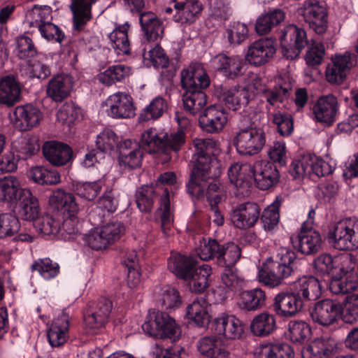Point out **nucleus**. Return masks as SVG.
Masks as SVG:
<instances>
[{"label": "nucleus", "instance_id": "nucleus-1", "mask_svg": "<svg viewBox=\"0 0 358 358\" xmlns=\"http://www.w3.org/2000/svg\"><path fill=\"white\" fill-rule=\"evenodd\" d=\"M193 145L194 166L186 185L187 192L194 200L200 201L206 197L212 212L210 218L217 226H222L224 218L217 206L224 199L223 191L220 185L215 182L207 185L208 179L217 178L221 174L217 158L219 148L212 138H196Z\"/></svg>", "mask_w": 358, "mask_h": 358}, {"label": "nucleus", "instance_id": "nucleus-2", "mask_svg": "<svg viewBox=\"0 0 358 358\" xmlns=\"http://www.w3.org/2000/svg\"><path fill=\"white\" fill-rule=\"evenodd\" d=\"M231 183L238 188H248L255 182L262 190L275 186L280 180V171L276 164L269 161H257L253 164H233L228 169Z\"/></svg>", "mask_w": 358, "mask_h": 358}, {"label": "nucleus", "instance_id": "nucleus-3", "mask_svg": "<svg viewBox=\"0 0 358 358\" xmlns=\"http://www.w3.org/2000/svg\"><path fill=\"white\" fill-rule=\"evenodd\" d=\"M180 83L185 90L182 101L185 110L194 115L201 112L208 101L205 90L210 86L208 74L201 63H192L180 73Z\"/></svg>", "mask_w": 358, "mask_h": 358}, {"label": "nucleus", "instance_id": "nucleus-4", "mask_svg": "<svg viewBox=\"0 0 358 358\" xmlns=\"http://www.w3.org/2000/svg\"><path fill=\"white\" fill-rule=\"evenodd\" d=\"M296 260L294 251L288 248H280L271 264L259 270V282L270 287L281 285L283 280L294 274Z\"/></svg>", "mask_w": 358, "mask_h": 358}, {"label": "nucleus", "instance_id": "nucleus-5", "mask_svg": "<svg viewBox=\"0 0 358 358\" xmlns=\"http://www.w3.org/2000/svg\"><path fill=\"white\" fill-rule=\"evenodd\" d=\"M49 203L52 208L62 216L60 231L63 230L69 234H77L79 231L77 217L79 207L75 196L72 193L58 189L50 196Z\"/></svg>", "mask_w": 358, "mask_h": 358}, {"label": "nucleus", "instance_id": "nucleus-6", "mask_svg": "<svg viewBox=\"0 0 358 358\" xmlns=\"http://www.w3.org/2000/svg\"><path fill=\"white\" fill-rule=\"evenodd\" d=\"M198 254L203 260H215V264L220 267L236 264L241 258V251L240 247L234 243L222 244L215 239L208 238L206 240L203 238Z\"/></svg>", "mask_w": 358, "mask_h": 358}, {"label": "nucleus", "instance_id": "nucleus-7", "mask_svg": "<svg viewBox=\"0 0 358 358\" xmlns=\"http://www.w3.org/2000/svg\"><path fill=\"white\" fill-rule=\"evenodd\" d=\"M143 331L150 336L176 341L181 334L176 320L167 313L150 310L144 323L142 324Z\"/></svg>", "mask_w": 358, "mask_h": 358}, {"label": "nucleus", "instance_id": "nucleus-8", "mask_svg": "<svg viewBox=\"0 0 358 358\" xmlns=\"http://www.w3.org/2000/svg\"><path fill=\"white\" fill-rule=\"evenodd\" d=\"M327 238L337 250L358 248V219L348 217L336 222L329 231Z\"/></svg>", "mask_w": 358, "mask_h": 358}, {"label": "nucleus", "instance_id": "nucleus-9", "mask_svg": "<svg viewBox=\"0 0 358 358\" xmlns=\"http://www.w3.org/2000/svg\"><path fill=\"white\" fill-rule=\"evenodd\" d=\"M278 39L283 57L295 59L308 44L304 28L291 24L285 27L278 34Z\"/></svg>", "mask_w": 358, "mask_h": 358}, {"label": "nucleus", "instance_id": "nucleus-10", "mask_svg": "<svg viewBox=\"0 0 358 358\" xmlns=\"http://www.w3.org/2000/svg\"><path fill=\"white\" fill-rule=\"evenodd\" d=\"M299 14L309 29L318 36H323L329 27L326 5L318 0H306L298 9Z\"/></svg>", "mask_w": 358, "mask_h": 358}, {"label": "nucleus", "instance_id": "nucleus-11", "mask_svg": "<svg viewBox=\"0 0 358 358\" xmlns=\"http://www.w3.org/2000/svg\"><path fill=\"white\" fill-rule=\"evenodd\" d=\"M266 141L264 129L252 126L240 129L233 138V143L241 155L252 156L259 153Z\"/></svg>", "mask_w": 358, "mask_h": 358}, {"label": "nucleus", "instance_id": "nucleus-12", "mask_svg": "<svg viewBox=\"0 0 358 358\" xmlns=\"http://www.w3.org/2000/svg\"><path fill=\"white\" fill-rule=\"evenodd\" d=\"M124 230L122 222H110L85 234L83 237L84 245L94 250L106 249L119 240Z\"/></svg>", "mask_w": 358, "mask_h": 358}, {"label": "nucleus", "instance_id": "nucleus-13", "mask_svg": "<svg viewBox=\"0 0 358 358\" xmlns=\"http://www.w3.org/2000/svg\"><path fill=\"white\" fill-rule=\"evenodd\" d=\"M333 171L334 168L329 163L314 154H308L301 159L294 160L289 167V173L294 179L306 176L320 178L328 176Z\"/></svg>", "mask_w": 358, "mask_h": 358}, {"label": "nucleus", "instance_id": "nucleus-14", "mask_svg": "<svg viewBox=\"0 0 358 358\" xmlns=\"http://www.w3.org/2000/svg\"><path fill=\"white\" fill-rule=\"evenodd\" d=\"M356 64L355 54L348 51L335 54L331 57V62L327 64L325 70L327 81L334 85L343 84Z\"/></svg>", "mask_w": 358, "mask_h": 358}, {"label": "nucleus", "instance_id": "nucleus-15", "mask_svg": "<svg viewBox=\"0 0 358 358\" xmlns=\"http://www.w3.org/2000/svg\"><path fill=\"white\" fill-rule=\"evenodd\" d=\"M294 250L306 256L314 255L322 249L323 240L321 234L303 223L296 236L290 238Z\"/></svg>", "mask_w": 358, "mask_h": 358}, {"label": "nucleus", "instance_id": "nucleus-16", "mask_svg": "<svg viewBox=\"0 0 358 358\" xmlns=\"http://www.w3.org/2000/svg\"><path fill=\"white\" fill-rule=\"evenodd\" d=\"M209 329L218 338L237 339L244 332V324L234 315L223 313L210 321Z\"/></svg>", "mask_w": 358, "mask_h": 358}, {"label": "nucleus", "instance_id": "nucleus-17", "mask_svg": "<svg viewBox=\"0 0 358 358\" xmlns=\"http://www.w3.org/2000/svg\"><path fill=\"white\" fill-rule=\"evenodd\" d=\"M214 95L222 106L234 111L242 106H246L250 101V92L245 87L240 86L215 85Z\"/></svg>", "mask_w": 358, "mask_h": 358}, {"label": "nucleus", "instance_id": "nucleus-18", "mask_svg": "<svg viewBox=\"0 0 358 358\" xmlns=\"http://www.w3.org/2000/svg\"><path fill=\"white\" fill-rule=\"evenodd\" d=\"M211 66L228 79L234 80L244 74L246 61L240 55L219 53L210 59Z\"/></svg>", "mask_w": 358, "mask_h": 358}, {"label": "nucleus", "instance_id": "nucleus-19", "mask_svg": "<svg viewBox=\"0 0 358 358\" xmlns=\"http://www.w3.org/2000/svg\"><path fill=\"white\" fill-rule=\"evenodd\" d=\"M313 321L320 325L328 327L342 320L341 302L326 299L316 302L310 310Z\"/></svg>", "mask_w": 358, "mask_h": 358}, {"label": "nucleus", "instance_id": "nucleus-20", "mask_svg": "<svg viewBox=\"0 0 358 358\" xmlns=\"http://www.w3.org/2000/svg\"><path fill=\"white\" fill-rule=\"evenodd\" d=\"M113 308V303L108 299L101 297L96 302H90L83 310V321L86 327L99 329L108 320Z\"/></svg>", "mask_w": 358, "mask_h": 358}, {"label": "nucleus", "instance_id": "nucleus-21", "mask_svg": "<svg viewBox=\"0 0 358 358\" xmlns=\"http://www.w3.org/2000/svg\"><path fill=\"white\" fill-rule=\"evenodd\" d=\"M270 308L280 317H292L299 313L303 306L291 286L288 290L280 292L275 296Z\"/></svg>", "mask_w": 358, "mask_h": 358}, {"label": "nucleus", "instance_id": "nucleus-22", "mask_svg": "<svg viewBox=\"0 0 358 358\" xmlns=\"http://www.w3.org/2000/svg\"><path fill=\"white\" fill-rule=\"evenodd\" d=\"M227 113L222 106L213 104L204 109L199 118L201 130L208 134L220 132L227 122Z\"/></svg>", "mask_w": 358, "mask_h": 358}, {"label": "nucleus", "instance_id": "nucleus-23", "mask_svg": "<svg viewBox=\"0 0 358 358\" xmlns=\"http://www.w3.org/2000/svg\"><path fill=\"white\" fill-rule=\"evenodd\" d=\"M276 41L272 38L259 39L249 46L244 59L247 64L262 66L273 57L276 52Z\"/></svg>", "mask_w": 358, "mask_h": 358}, {"label": "nucleus", "instance_id": "nucleus-24", "mask_svg": "<svg viewBox=\"0 0 358 358\" xmlns=\"http://www.w3.org/2000/svg\"><path fill=\"white\" fill-rule=\"evenodd\" d=\"M260 212L261 208L257 203L245 202L232 209L231 220L238 229H250L259 221Z\"/></svg>", "mask_w": 358, "mask_h": 358}, {"label": "nucleus", "instance_id": "nucleus-25", "mask_svg": "<svg viewBox=\"0 0 358 358\" xmlns=\"http://www.w3.org/2000/svg\"><path fill=\"white\" fill-rule=\"evenodd\" d=\"M118 162L124 170H133L142 164L143 152L140 143L129 138L124 139L118 146Z\"/></svg>", "mask_w": 358, "mask_h": 358}, {"label": "nucleus", "instance_id": "nucleus-26", "mask_svg": "<svg viewBox=\"0 0 358 358\" xmlns=\"http://www.w3.org/2000/svg\"><path fill=\"white\" fill-rule=\"evenodd\" d=\"M169 194V189L167 187L142 185L137 189L135 194L137 208L142 213H149L152 210L157 201L160 204V199Z\"/></svg>", "mask_w": 358, "mask_h": 358}, {"label": "nucleus", "instance_id": "nucleus-27", "mask_svg": "<svg viewBox=\"0 0 358 358\" xmlns=\"http://www.w3.org/2000/svg\"><path fill=\"white\" fill-rule=\"evenodd\" d=\"M42 150L45 159L55 166H64L73 158L72 148L63 142L47 141L43 144Z\"/></svg>", "mask_w": 358, "mask_h": 358}, {"label": "nucleus", "instance_id": "nucleus-28", "mask_svg": "<svg viewBox=\"0 0 358 358\" xmlns=\"http://www.w3.org/2000/svg\"><path fill=\"white\" fill-rule=\"evenodd\" d=\"M358 288V275L355 268H343L330 277L329 289L334 294H344Z\"/></svg>", "mask_w": 358, "mask_h": 358}, {"label": "nucleus", "instance_id": "nucleus-29", "mask_svg": "<svg viewBox=\"0 0 358 358\" xmlns=\"http://www.w3.org/2000/svg\"><path fill=\"white\" fill-rule=\"evenodd\" d=\"M106 104L109 107L108 115L113 118H129L135 115V107L131 96L124 92L110 95Z\"/></svg>", "mask_w": 358, "mask_h": 358}, {"label": "nucleus", "instance_id": "nucleus-30", "mask_svg": "<svg viewBox=\"0 0 358 358\" xmlns=\"http://www.w3.org/2000/svg\"><path fill=\"white\" fill-rule=\"evenodd\" d=\"M70 317L63 312L55 318L48 329L47 337L52 348H60L69 341Z\"/></svg>", "mask_w": 358, "mask_h": 358}, {"label": "nucleus", "instance_id": "nucleus-31", "mask_svg": "<svg viewBox=\"0 0 358 358\" xmlns=\"http://www.w3.org/2000/svg\"><path fill=\"white\" fill-rule=\"evenodd\" d=\"M338 112L337 98L331 94L320 97L313 106L315 120L327 126L335 122Z\"/></svg>", "mask_w": 358, "mask_h": 358}, {"label": "nucleus", "instance_id": "nucleus-32", "mask_svg": "<svg viewBox=\"0 0 358 358\" xmlns=\"http://www.w3.org/2000/svg\"><path fill=\"white\" fill-rule=\"evenodd\" d=\"M139 23L143 40L148 43H155L161 40L164 35V22L152 12H143L140 14Z\"/></svg>", "mask_w": 358, "mask_h": 358}, {"label": "nucleus", "instance_id": "nucleus-33", "mask_svg": "<svg viewBox=\"0 0 358 358\" xmlns=\"http://www.w3.org/2000/svg\"><path fill=\"white\" fill-rule=\"evenodd\" d=\"M337 351V341L330 337L315 339L301 350V358H331Z\"/></svg>", "mask_w": 358, "mask_h": 358}, {"label": "nucleus", "instance_id": "nucleus-34", "mask_svg": "<svg viewBox=\"0 0 358 358\" xmlns=\"http://www.w3.org/2000/svg\"><path fill=\"white\" fill-rule=\"evenodd\" d=\"M292 286L300 297L303 306L306 302L315 301L322 295L320 282L313 275L303 276L295 281Z\"/></svg>", "mask_w": 358, "mask_h": 358}, {"label": "nucleus", "instance_id": "nucleus-35", "mask_svg": "<svg viewBox=\"0 0 358 358\" xmlns=\"http://www.w3.org/2000/svg\"><path fill=\"white\" fill-rule=\"evenodd\" d=\"M167 266L178 278L182 280L189 278L190 275L199 267L194 258L180 253L171 254L168 259Z\"/></svg>", "mask_w": 358, "mask_h": 358}, {"label": "nucleus", "instance_id": "nucleus-36", "mask_svg": "<svg viewBox=\"0 0 358 358\" xmlns=\"http://www.w3.org/2000/svg\"><path fill=\"white\" fill-rule=\"evenodd\" d=\"M20 129L28 131L39 124L43 114L38 108L32 104L17 106L14 112Z\"/></svg>", "mask_w": 358, "mask_h": 358}, {"label": "nucleus", "instance_id": "nucleus-37", "mask_svg": "<svg viewBox=\"0 0 358 358\" xmlns=\"http://www.w3.org/2000/svg\"><path fill=\"white\" fill-rule=\"evenodd\" d=\"M20 98L21 87L15 78L12 75L3 77L0 80V103L10 107Z\"/></svg>", "mask_w": 358, "mask_h": 358}, {"label": "nucleus", "instance_id": "nucleus-38", "mask_svg": "<svg viewBox=\"0 0 358 358\" xmlns=\"http://www.w3.org/2000/svg\"><path fill=\"white\" fill-rule=\"evenodd\" d=\"M266 295L261 288H254L243 291L240 294L238 306L245 311H256L265 307Z\"/></svg>", "mask_w": 358, "mask_h": 358}, {"label": "nucleus", "instance_id": "nucleus-39", "mask_svg": "<svg viewBox=\"0 0 358 358\" xmlns=\"http://www.w3.org/2000/svg\"><path fill=\"white\" fill-rule=\"evenodd\" d=\"M155 298L157 304L166 310L178 308L182 303L179 291L169 285L157 287Z\"/></svg>", "mask_w": 358, "mask_h": 358}, {"label": "nucleus", "instance_id": "nucleus-40", "mask_svg": "<svg viewBox=\"0 0 358 358\" xmlns=\"http://www.w3.org/2000/svg\"><path fill=\"white\" fill-rule=\"evenodd\" d=\"M36 27L43 38L49 42L59 43L64 53H66L69 57H71L73 53V56L76 57V54L71 48L70 41H68L67 44L63 46L62 43L66 38V36L64 31L57 25L53 24L52 21L45 22V24H40V25Z\"/></svg>", "mask_w": 358, "mask_h": 358}, {"label": "nucleus", "instance_id": "nucleus-41", "mask_svg": "<svg viewBox=\"0 0 358 358\" xmlns=\"http://www.w3.org/2000/svg\"><path fill=\"white\" fill-rule=\"evenodd\" d=\"M17 204L19 207V213L24 220L32 221L40 215L38 199L28 189L21 190V196L18 197Z\"/></svg>", "mask_w": 358, "mask_h": 358}, {"label": "nucleus", "instance_id": "nucleus-42", "mask_svg": "<svg viewBox=\"0 0 358 358\" xmlns=\"http://www.w3.org/2000/svg\"><path fill=\"white\" fill-rule=\"evenodd\" d=\"M282 202V198L279 196H276L273 203L264 208L262 214L260 213L259 221L267 233L273 234L278 228L280 207Z\"/></svg>", "mask_w": 358, "mask_h": 358}, {"label": "nucleus", "instance_id": "nucleus-43", "mask_svg": "<svg viewBox=\"0 0 358 358\" xmlns=\"http://www.w3.org/2000/svg\"><path fill=\"white\" fill-rule=\"evenodd\" d=\"M72 83L69 78L62 75L52 77L47 86V94L55 102H62L71 91Z\"/></svg>", "mask_w": 358, "mask_h": 358}, {"label": "nucleus", "instance_id": "nucleus-44", "mask_svg": "<svg viewBox=\"0 0 358 358\" xmlns=\"http://www.w3.org/2000/svg\"><path fill=\"white\" fill-rule=\"evenodd\" d=\"M141 148L149 153H166V143L164 134H158L156 129L150 128L144 131L139 142Z\"/></svg>", "mask_w": 358, "mask_h": 358}, {"label": "nucleus", "instance_id": "nucleus-45", "mask_svg": "<svg viewBox=\"0 0 358 358\" xmlns=\"http://www.w3.org/2000/svg\"><path fill=\"white\" fill-rule=\"evenodd\" d=\"M285 18V12L279 8L269 10L259 16L255 24V30L259 35L268 34L271 29L280 24Z\"/></svg>", "mask_w": 358, "mask_h": 358}, {"label": "nucleus", "instance_id": "nucleus-46", "mask_svg": "<svg viewBox=\"0 0 358 358\" xmlns=\"http://www.w3.org/2000/svg\"><path fill=\"white\" fill-rule=\"evenodd\" d=\"M24 189L20 187L19 180L14 176L0 179V201L16 205L18 197L21 196V190Z\"/></svg>", "mask_w": 358, "mask_h": 358}, {"label": "nucleus", "instance_id": "nucleus-47", "mask_svg": "<svg viewBox=\"0 0 358 358\" xmlns=\"http://www.w3.org/2000/svg\"><path fill=\"white\" fill-rule=\"evenodd\" d=\"M207 301L204 299L194 301L187 308V317L196 327H203L206 324L209 329L210 315L207 310Z\"/></svg>", "mask_w": 358, "mask_h": 358}, {"label": "nucleus", "instance_id": "nucleus-48", "mask_svg": "<svg viewBox=\"0 0 358 358\" xmlns=\"http://www.w3.org/2000/svg\"><path fill=\"white\" fill-rule=\"evenodd\" d=\"M131 74V69L124 64L109 66L103 72L99 73V80L106 86H111L122 83Z\"/></svg>", "mask_w": 358, "mask_h": 358}, {"label": "nucleus", "instance_id": "nucleus-49", "mask_svg": "<svg viewBox=\"0 0 358 358\" xmlns=\"http://www.w3.org/2000/svg\"><path fill=\"white\" fill-rule=\"evenodd\" d=\"M315 274L321 276H331L338 271H343V266H340L338 259L329 254L324 253L316 257L313 262Z\"/></svg>", "mask_w": 358, "mask_h": 358}, {"label": "nucleus", "instance_id": "nucleus-50", "mask_svg": "<svg viewBox=\"0 0 358 358\" xmlns=\"http://www.w3.org/2000/svg\"><path fill=\"white\" fill-rule=\"evenodd\" d=\"M276 328L275 316L267 311L256 315L250 324V329L256 336L264 337L271 334Z\"/></svg>", "mask_w": 358, "mask_h": 358}, {"label": "nucleus", "instance_id": "nucleus-51", "mask_svg": "<svg viewBox=\"0 0 358 358\" xmlns=\"http://www.w3.org/2000/svg\"><path fill=\"white\" fill-rule=\"evenodd\" d=\"M70 9L73 13V28L80 31L91 18V4L86 0H73Z\"/></svg>", "mask_w": 358, "mask_h": 358}, {"label": "nucleus", "instance_id": "nucleus-52", "mask_svg": "<svg viewBox=\"0 0 358 358\" xmlns=\"http://www.w3.org/2000/svg\"><path fill=\"white\" fill-rule=\"evenodd\" d=\"M211 268L207 264L199 266L187 280H189V288L192 292L202 293L209 285L208 278Z\"/></svg>", "mask_w": 358, "mask_h": 358}, {"label": "nucleus", "instance_id": "nucleus-53", "mask_svg": "<svg viewBox=\"0 0 358 358\" xmlns=\"http://www.w3.org/2000/svg\"><path fill=\"white\" fill-rule=\"evenodd\" d=\"M311 335L309 325L303 321H290L288 323L286 338L294 343L303 344L308 341Z\"/></svg>", "mask_w": 358, "mask_h": 358}, {"label": "nucleus", "instance_id": "nucleus-54", "mask_svg": "<svg viewBox=\"0 0 358 358\" xmlns=\"http://www.w3.org/2000/svg\"><path fill=\"white\" fill-rule=\"evenodd\" d=\"M30 177L34 182L41 185H52L60 182V175L55 169L43 166L33 167Z\"/></svg>", "mask_w": 358, "mask_h": 358}, {"label": "nucleus", "instance_id": "nucleus-55", "mask_svg": "<svg viewBox=\"0 0 358 358\" xmlns=\"http://www.w3.org/2000/svg\"><path fill=\"white\" fill-rule=\"evenodd\" d=\"M111 46L117 55H128L131 52L130 42L127 30L124 27H119L109 35Z\"/></svg>", "mask_w": 358, "mask_h": 358}, {"label": "nucleus", "instance_id": "nucleus-56", "mask_svg": "<svg viewBox=\"0 0 358 358\" xmlns=\"http://www.w3.org/2000/svg\"><path fill=\"white\" fill-rule=\"evenodd\" d=\"M166 108V103L162 96L155 98L139 114V122H148L160 117Z\"/></svg>", "mask_w": 358, "mask_h": 358}, {"label": "nucleus", "instance_id": "nucleus-57", "mask_svg": "<svg viewBox=\"0 0 358 358\" xmlns=\"http://www.w3.org/2000/svg\"><path fill=\"white\" fill-rule=\"evenodd\" d=\"M31 271H37L46 280L56 278L59 273V266L50 258L38 259L31 266Z\"/></svg>", "mask_w": 358, "mask_h": 358}, {"label": "nucleus", "instance_id": "nucleus-58", "mask_svg": "<svg viewBox=\"0 0 358 358\" xmlns=\"http://www.w3.org/2000/svg\"><path fill=\"white\" fill-rule=\"evenodd\" d=\"M146 49V47H145L142 50L144 60H149L155 68L164 69L168 66L169 63V57L157 42L153 47L150 45L148 51Z\"/></svg>", "mask_w": 358, "mask_h": 358}, {"label": "nucleus", "instance_id": "nucleus-59", "mask_svg": "<svg viewBox=\"0 0 358 358\" xmlns=\"http://www.w3.org/2000/svg\"><path fill=\"white\" fill-rule=\"evenodd\" d=\"M104 185V181L99 180L94 182H77L73 184V190L81 198L88 201L94 200Z\"/></svg>", "mask_w": 358, "mask_h": 358}, {"label": "nucleus", "instance_id": "nucleus-60", "mask_svg": "<svg viewBox=\"0 0 358 358\" xmlns=\"http://www.w3.org/2000/svg\"><path fill=\"white\" fill-rule=\"evenodd\" d=\"M122 141H120L119 136L113 130L106 129L97 136L96 145L105 155L115 149L118 150L119 144Z\"/></svg>", "mask_w": 358, "mask_h": 358}, {"label": "nucleus", "instance_id": "nucleus-61", "mask_svg": "<svg viewBox=\"0 0 358 358\" xmlns=\"http://www.w3.org/2000/svg\"><path fill=\"white\" fill-rule=\"evenodd\" d=\"M32 222L36 231L45 236L57 234L60 231V221L48 214L38 215Z\"/></svg>", "mask_w": 358, "mask_h": 358}, {"label": "nucleus", "instance_id": "nucleus-62", "mask_svg": "<svg viewBox=\"0 0 358 358\" xmlns=\"http://www.w3.org/2000/svg\"><path fill=\"white\" fill-rule=\"evenodd\" d=\"M224 36L230 45L236 46L248 37V29L244 23L234 22L226 29Z\"/></svg>", "mask_w": 358, "mask_h": 358}, {"label": "nucleus", "instance_id": "nucleus-63", "mask_svg": "<svg viewBox=\"0 0 358 358\" xmlns=\"http://www.w3.org/2000/svg\"><path fill=\"white\" fill-rule=\"evenodd\" d=\"M342 320L347 324L358 322V294H352L346 296L341 302Z\"/></svg>", "mask_w": 358, "mask_h": 358}, {"label": "nucleus", "instance_id": "nucleus-64", "mask_svg": "<svg viewBox=\"0 0 358 358\" xmlns=\"http://www.w3.org/2000/svg\"><path fill=\"white\" fill-rule=\"evenodd\" d=\"M262 355L265 358H294L293 348L287 343H269L262 349Z\"/></svg>", "mask_w": 358, "mask_h": 358}]
</instances>
